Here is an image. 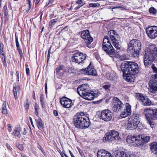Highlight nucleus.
<instances>
[{
    "label": "nucleus",
    "instance_id": "cd10ccee",
    "mask_svg": "<svg viewBox=\"0 0 157 157\" xmlns=\"http://www.w3.org/2000/svg\"><path fill=\"white\" fill-rule=\"evenodd\" d=\"M145 51H148L149 52V56H150L152 57L153 59L157 57V50H147Z\"/></svg>",
    "mask_w": 157,
    "mask_h": 157
},
{
    "label": "nucleus",
    "instance_id": "79ce46f5",
    "mask_svg": "<svg viewBox=\"0 0 157 157\" xmlns=\"http://www.w3.org/2000/svg\"><path fill=\"white\" fill-rule=\"evenodd\" d=\"M111 86V85L110 84H108L107 85H104L102 86V88L105 89L106 90H107L109 89Z\"/></svg>",
    "mask_w": 157,
    "mask_h": 157
},
{
    "label": "nucleus",
    "instance_id": "864d4df0",
    "mask_svg": "<svg viewBox=\"0 0 157 157\" xmlns=\"http://www.w3.org/2000/svg\"><path fill=\"white\" fill-rule=\"evenodd\" d=\"M52 52H51V50H48V59H49V57H50V54H52Z\"/></svg>",
    "mask_w": 157,
    "mask_h": 157
},
{
    "label": "nucleus",
    "instance_id": "b1692460",
    "mask_svg": "<svg viewBox=\"0 0 157 157\" xmlns=\"http://www.w3.org/2000/svg\"><path fill=\"white\" fill-rule=\"evenodd\" d=\"M150 148L152 152L157 155V143L154 142L151 143L150 145Z\"/></svg>",
    "mask_w": 157,
    "mask_h": 157
},
{
    "label": "nucleus",
    "instance_id": "4d7b16f0",
    "mask_svg": "<svg viewBox=\"0 0 157 157\" xmlns=\"http://www.w3.org/2000/svg\"><path fill=\"white\" fill-rule=\"evenodd\" d=\"M76 3L78 4H81L82 3V0H78L76 2Z\"/></svg>",
    "mask_w": 157,
    "mask_h": 157
},
{
    "label": "nucleus",
    "instance_id": "4be33fe9",
    "mask_svg": "<svg viewBox=\"0 0 157 157\" xmlns=\"http://www.w3.org/2000/svg\"><path fill=\"white\" fill-rule=\"evenodd\" d=\"M114 155L116 157H130L128 153L123 151L117 150L114 152Z\"/></svg>",
    "mask_w": 157,
    "mask_h": 157
},
{
    "label": "nucleus",
    "instance_id": "0e129e2a",
    "mask_svg": "<svg viewBox=\"0 0 157 157\" xmlns=\"http://www.w3.org/2000/svg\"><path fill=\"white\" fill-rule=\"evenodd\" d=\"M33 99L36 100L35 94L34 91H33Z\"/></svg>",
    "mask_w": 157,
    "mask_h": 157
},
{
    "label": "nucleus",
    "instance_id": "20e7f679",
    "mask_svg": "<svg viewBox=\"0 0 157 157\" xmlns=\"http://www.w3.org/2000/svg\"><path fill=\"white\" fill-rule=\"evenodd\" d=\"M108 37H109L111 41L112 42L113 45L117 49H120L121 45L118 44V41L120 40L119 35L114 30H111L108 33Z\"/></svg>",
    "mask_w": 157,
    "mask_h": 157
},
{
    "label": "nucleus",
    "instance_id": "412c9836",
    "mask_svg": "<svg viewBox=\"0 0 157 157\" xmlns=\"http://www.w3.org/2000/svg\"><path fill=\"white\" fill-rule=\"evenodd\" d=\"M140 141V135L128 136L127 138V141L129 143H133L134 141H138L139 143Z\"/></svg>",
    "mask_w": 157,
    "mask_h": 157
},
{
    "label": "nucleus",
    "instance_id": "c03bdc74",
    "mask_svg": "<svg viewBox=\"0 0 157 157\" xmlns=\"http://www.w3.org/2000/svg\"><path fill=\"white\" fill-rule=\"evenodd\" d=\"M27 1L29 5V8L28 10H29L32 7V0H27Z\"/></svg>",
    "mask_w": 157,
    "mask_h": 157
},
{
    "label": "nucleus",
    "instance_id": "f704fd0d",
    "mask_svg": "<svg viewBox=\"0 0 157 157\" xmlns=\"http://www.w3.org/2000/svg\"><path fill=\"white\" fill-rule=\"evenodd\" d=\"M17 87L16 85H14L13 89V92L15 99H17Z\"/></svg>",
    "mask_w": 157,
    "mask_h": 157
},
{
    "label": "nucleus",
    "instance_id": "37998d69",
    "mask_svg": "<svg viewBox=\"0 0 157 157\" xmlns=\"http://www.w3.org/2000/svg\"><path fill=\"white\" fill-rule=\"evenodd\" d=\"M155 45L154 44H152L150 45L149 49H155Z\"/></svg>",
    "mask_w": 157,
    "mask_h": 157
},
{
    "label": "nucleus",
    "instance_id": "bb28decb",
    "mask_svg": "<svg viewBox=\"0 0 157 157\" xmlns=\"http://www.w3.org/2000/svg\"><path fill=\"white\" fill-rule=\"evenodd\" d=\"M93 64L91 63V66H90L89 69H88L87 75L96 76L97 75L96 71L93 68Z\"/></svg>",
    "mask_w": 157,
    "mask_h": 157
},
{
    "label": "nucleus",
    "instance_id": "58836bf2",
    "mask_svg": "<svg viewBox=\"0 0 157 157\" xmlns=\"http://www.w3.org/2000/svg\"><path fill=\"white\" fill-rule=\"evenodd\" d=\"M89 6L90 7H96L99 6H100V4L98 3H90L89 4Z\"/></svg>",
    "mask_w": 157,
    "mask_h": 157
},
{
    "label": "nucleus",
    "instance_id": "f257e3e1",
    "mask_svg": "<svg viewBox=\"0 0 157 157\" xmlns=\"http://www.w3.org/2000/svg\"><path fill=\"white\" fill-rule=\"evenodd\" d=\"M121 67L124 79L128 82H133L134 75L139 72L137 64L133 62L122 63Z\"/></svg>",
    "mask_w": 157,
    "mask_h": 157
},
{
    "label": "nucleus",
    "instance_id": "6e6d98bb",
    "mask_svg": "<svg viewBox=\"0 0 157 157\" xmlns=\"http://www.w3.org/2000/svg\"><path fill=\"white\" fill-rule=\"evenodd\" d=\"M53 113L54 115L56 116H57L58 115V113L56 110H54L53 111Z\"/></svg>",
    "mask_w": 157,
    "mask_h": 157
},
{
    "label": "nucleus",
    "instance_id": "680f3d73",
    "mask_svg": "<svg viewBox=\"0 0 157 157\" xmlns=\"http://www.w3.org/2000/svg\"><path fill=\"white\" fill-rule=\"evenodd\" d=\"M44 100V97L43 95L42 94H40V101Z\"/></svg>",
    "mask_w": 157,
    "mask_h": 157
},
{
    "label": "nucleus",
    "instance_id": "dca6fc26",
    "mask_svg": "<svg viewBox=\"0 0 157 157\" xmlns=\"http://www.w3.org/2000/svg\"><path fill=\"white\" fill-rule=\"evenodd\" d=\"M102 48L104 49L105 48H106L107 49H113L108 36H105L103 39Z\"/></svg>",
    "mask_w": 157,
    "mask_h": 157
},
{
    "label": "nucleus",
    "instance_id": "aec40b11",
    "mask_svg": "<svg viewBox=\"0 0 157 157\" xmlns=\"http://www.w3.org/2000/svg\"><path fill=\"white\" fill-rule=\"evenodd\" d=\"M82 120V124H80L79 128L83 129L88 128L90 123L89 118L85 115V117H83Z\"/></svg>",
    "mask_w": 157,
    "mask_h": 157
},
{
    "label": "nucleus",
    "instance_id": "6e6552de",
    "mask_svg": "<svg viewBox=\"0 0 157 157\" xmlns=\"http://www.w3.org/2000/svg\"><path fill=\"white\" fill-rule=\"evenodd\" d=\"M148 93L151 97L157 99V86L155 82L149 83Z\"/></svg>",
    "mask_w": 157,
    "mask_h": 157
},
{
    "label": "nucleus",
    "instance_id": "7c9ffc66",
    "mask_svg": "<svg viewBox=\"0 0 157 157\" xmlns=\"http://www.w3.org/2000/svg\"><path fill=\"white\" fill-rule=\"evenodd\" d=\"M90 66H91V62L90 63V64L86 68L80 70L79 71L80 72V73L84 75H87L88 69H90Z\"/></svg>",
    "mask_w": 157,
    "mask_h": 157
},
{
    "label": "nucleus",
    "instance_id": "e433bc0d",
    "mask_svg": "<svg viewBox=\"0 0 157 157\" xmlns=\"http://www.w3.org/2000/svg\"><path fill=\"white\" fill-rule=\"evenodd\" d=\"M120 59L121 60H124L125 59H128V56L126 55H119Z\"/></svg>",
    "mask_w": 157,
    "mask_h": 157
},
{
    "label": "nucleus",
    "instance_id": "c9c22d12",
    "mask_svg": "<svg viewBox=\"0 0 157 157\" xmlns=\"http://www.w3.org/2000/svg\"><path fill=\"white\" fill-rule=\"evenodd\" d=\"M149 12L151 13L155 14L156 13V10L154 8L151 7L149 8Z\"/></svg>",
    "mask_w": 157,
    "mask_h": 157
},
{
    "label": "nucleus",
    "instance_id": "393cba45",
    "mask_svg": "<svg viewBox=\"0 0 157 157\" xmlns=\"http://www.w3.org/2000/svg\"><path fill=\"white\" fill-rule=\"evenodd\" d=\"M35 121L39 129L42 130L44 128V124L41 119L38 117L35 119Z\"/></svg>",
    "mask_w": 157,
    "mask_h": 157
},
{
    "label": "nucleus",
    "instance_id": "338daca9",
    "mask_svg": "<svg viewBox=\"0 0 157 157\" xmlns=\"http://www.w3.org/2000/svg\"><path fill=\"white\" fill-rule=\"evenodd\" d=\"M18 52L20 54V56L22 55V50H18Z\"/></svg>",
    "mask_w": 157,
    "mask_h": 157
},
{
    "label": "nucleus",
    "instance_id": "0eeeda50",
    "mask_svg": "<svg viewBox=\"0 0 157 157\" xmlns=\"http://www.w3.org/2000/svg\"><path fill=\"white\" fill-rule=\"evenodd\" d=\"M85 117L84 113L82 112L77 113L74 116L73 119V122L75 127L77 128H80L81 124H82V120L83 117Z\"/></svg>",
    "mask_w": 157,
    "mask_h": 157
},
{
    "label": "nucleus",
    "instance_id": "c85d7f7f",
    "mask_svg": "<svg viewBox=\"0 0 157 157\" xmlns=\"http://www.w3.org/2000/svg\"><path fill=\"white\" fill-rule=\"evenodd\" d=\"M140 51L138 50L135 51V50H131L130 56L134 58H137L139 56Z\"/></svg>",
    "mask_w": 157,
    "mask_h": 157
},
{
    "label": "nucleus",
    "instance_id": "2eb2a0df",
    "mask_svg": "<svg viewBox=\"0 0 157 157\" xmlns=\"http://www.w3.org/2000/svg\"><path fill=\"white\" fill-rule=\"evenodd\" d=\"M144 57V63L145 67H149L151 64L153 62V58L150 56L148 51H145Z\"/></svg>",
    "mask_w": 157,
    "mask_h": 157
},
{
    "label": "nucleus",
    "instance_id": "2f4dec72",
    "mask_svg": "<svg viewBox=\"0 0 157 157\" xmlns=\"http://www.w3.org/2000/svg\"><path fill=\"white\" fill-rule=\"evenodd\" d=\"M151 67L153 71L154 72L156 73L155 74L152 75V77H155V81H156V82L157 83V68L155 66V65L154 64H152L151 66Z\"/></svg>",
    "mask_w": 157,
    "mask_h": 157
},
{
    "label": "nucleus",
    "instance_id": "052dcab7",
    "mask_svg": "<svg viewBox=\"0 0 157 157\" xmlns=\"http://www.w3.org/2000/svg\"><path fill=\"white\" fill-rule=\"evenodd\" d=\"M26 71L27 75L29 74V69L28 68H26Z\"/></svg>",
    "mask_w": 157,
    "mask_h": 157
},
{
    "label": "nucleus",
    "instance_id": "e2e57ef3",
    "mask_svg": "<svg viewBox=\"0 0 157 157\" xmlns=\"http://www.w3.org/2000/svg\"><path fill=\"white\" fill-rule=\"evenodd\" d=\"M29 120H30V122H31V123L32 126L33 127H34V124H33V121H32V118L31 117H29Z\"/></svg>",
    "mask_w": 157,
    "mask_h": 157
},
{
    "label": "nucleus",
    "instance_id": "1a4fd4ad",
    "mask_svg": "<svg viewBox=\"0 0 157 157\" xmlns=\"http://www.w3.org/2000/svg\"><path fill=\"white\" fill-rule=\"evenodd\" d=\"M146 32L148 37L151 39H154L157 37V26L148 27L146 28Z\"/></svg>",
    "mask_w": 157,
    "mask_h": 157
},
{
    "label": "nucleus",
    "instance_id": "72a5a7b5",
    "mask_svg": "<svg viewBox=\"0 0 157 157\" xmlns=\"http://www.w3.org/2000/svg\"><path fill=\"white\" fill-rule=\"evenodd\" d=\"M81 56L80 55L77 58H74V59H72V60L73 62L75 63H80L82 61V59Z\"/></svg>",
    "mask_w": 157,
    "mask_h": 157
},
{
    "label": "nucleus",
    "instance_id": "603ef678",
    "mask_svg": "<svg viewBox=\"0 0 157 157\" xmlns=\"http://www.w3.org/2000/svg\"><path fill=\"white\" fill-rule=\"evenodd\" d=\"M16 45L17 48V49H20V47L19 46L18 40H16Z\"/></svg>",
    "mask_w": 157,
    "mask_h": 157
},
{
    "label": "nucleus",
    "instance_id": "4c0bfd02",
    "mask_svg": "<svg viewBox=\"0 0 157 157\" xmlns=\"http://www.w3.org/2000/svg\"><path fill=\"white\" fill-rule=\"evenodd\" d=\"M63 65L59 66H58L56 69V71L57 73L59 72L60 71H63Z\"/></svg>",
    "mask_w": 157,
    "mask_h": 157
},
{
    "label": "nucleus",
    "instance_id": "6ab92c4d",
    "mask_svg": "<svg viewBox=\"0 0 157 157\" xmlns=\"http://www.w3.org/2000/svg\"><path fill=\"white\" fill-rule=\"evenodd\" d=\"M139 121L136 119L135 120L131 119L128 121L127 125L128 129L130 130L135 129L137 126L139 124Z\"/></svg>",
    "mask_w": 157,
    "mask_h": 157
},
{
    "label": "nucleus",
    "instance_id": "774afa93",
    "mask_svg": "<svg viewBox=\"0 0 157 157\" xmlns=\"http://www.w3.org/2000/svg\"><path fill=\"white\" fill-rule=\"evenodd\" d=\"M15 40H18V37H17V33H15Z\"/></svg>",
    "mask_w": 157,
    "mask_h": 157
},
{
    "label": "nucleus",
    "instance_id": "9b49d317",
    "mask_svg": "<svg viewBox=\"0 0 157 157\" xmlns=\"http://www.w3.org/2000/svg\"><path fill=\"white\" fill-rule=\"evenodd\" d=\"M137 99L141 103V104L144 106H149L151 104V101L146 97L143 96V94L138 93L136 94Z\"/></svg>",
    "mask_w": 157,
    "mask_h": 157
},
{
    "label": "nucleus",
    "instance_id": "5fc2aeb1",
    "mask_svg": "<svg viewBox=\"0 0 157 157\" xmlns=\"http://www.w3.org/2000/svg\"><path fill=\"white\" fill-rule=\"evenodd\" d=\"M54 1V0H49V2L48 3L47 5V6H50V4H51L52 3H53V2Z\"/></svg>",
    "mask_w": 157,
    "mask_h": 157
},
{
    "label": "nucleus",
    "instance_id": "4468645a",
    "mask_svg": "<svg viewBox=\"0 0 157 157\" xmlns=\"http://www.w3.org/2000/svg\"><path fill=\"white\" fill-rule=\"evenodd\" d=\"M59 102L64 108H69L71 106L72 100L66 97H62L60 99Z\"/></svg>",
    "mask_w": 157,
    "mask_h": 157
},
{
    "label": "nucleus",
    "instance_id": "de8ad7c7",
    "mask_svg": "<svg viewBox=\"0 0 157 157\" xmlns=\"http://www.w3.org/2000/svg\"><path fill=\"white\" fill-rule=\"evenodd\" d=\"M17 147L21 151L23 149V147L22 144H19L17 146Z\"/></svg>",
    "mask_w": 157,
    "mask_h": 157
},
{
    "label": "nucleus",
    "instance_id": "f3484780",
    "mask_svg": "<svg viewBox=\"0 0 157 157\" xmlns=\"http://www.w3.org/2000/svg\"><path fill=\"white\" fill-rule=\"evenodd\" d=\"M131 108V106L128 104L124 108V110L121 112L120 115L121 117L125 118L130 115L132 112Z\"/></svg>",
    "mask_w": 157,
    "mask_h": 157
},
{
    "label": "nucleus",
    "instance_id": "f8f14e48",
    "mask_svg": "<svg viewBox=\"0 0 157 157\" xmlns=\"http://www.w3.org/2000/svg\"><path fill=\"white\" fill-rule=\"evenodd\" d=\"M141 47V42L140 40L133 39L130 40L128 44V49H140Z\"/></svg>",
    "mask_w": 157,
    "mask_h": 157
},
{
    "label": "nucleus",
    "instance_id": "473e14b6",
    "mask_svg": "<svg viewBox=\"0 0 157 157\" xmlns=\"http://www.w3.org/2000/svg\"><path fill=\"white\" fill-rule=\"evenodd\" d=\"M140 114H139L134 113L132 116H131V119L135 120V119L137 120V121H139V123L140 122Z\"/></svg>",
    "mask_w": 157,
    "mask_h": 157
},
{
    "label": "nucleus",
    "instance_id": "ddd939ff",
    "mask_svg": "<svg viewBox=\"0 0 157 157\" xmlns=\"http://www.w3.org/2000/svg\"><path fill=\"white\" fill-rule=\"evenodd\" d=\"M113 113L109 109L103 110L101 113V119L105 121H109L112 119Z\"/></svg>",
    "mask_w": 157,
    "mask_h": 157
},
{
    "label": "nucleus",
    "instance_id": "39448f33",
    "mask_svg": "<svg viewBox=\"0 0 157 157\" xmlns=\"http://www.w3.org/2000/svg\"><path fill=\"white\" fill-rule=\"evenodd\" d=\"M144 114L147 120H157V109L149 108L144 110Z\"/></svg>",
    "mask_w": 157,
    "mask_h": 157
},
{
    "label": "nucleus",
    "instance_id": "49530a36",
    "mask_svg": "<svg viewBox=\"0 0 157 157\" xmlns=\"http://www.w3.org/2000/svg\"><path fill=\"white\" fill-rule=\"evenodd\" d=\"M147 121H148L149 124L150 125L151 127L153 128L154 127L153 122H151V120L149 121L147 120Z\"/></svg>",
    "mask_w": 157,
    "mask_h": 157
},
{
    "label": "nucleus",
    "instance_id": "9d476101",
    "mask_svg": "<svg viewBox=\"0 0 157 157\" xmlns=\"http://www.w3.org/2000/svg\"><path fill=\"white\" fill-rule=\"evenodd\" d=\"M113 106L112 110L115 112H117L121 110L124 107L123 104L117 97H114L113 99Z\"/></svg>",
    "mask_w": 157,
    "mask_h": 157
},
{
    "label": "nucleus",
    "instance_id": "a19ab883",
    "mask_svg": "<svg viewBox=\"0 0 157 157\" xmlns=\"http://www.w3.org/2000/svg\"><path fill=\"white\" fill-rule=\"evenodd\" d=\"M81 53L79 52H77V53H75L74 54H73V56H72V59H74V58H77V57H78L79 56H80L81 55Z\"/></svg>",
    "mask_w": 157,
    "mask_h": 157
},
{
    "label": "nucleus",
    "instance_id": "a211bd4d",
    "mask_svg": "<svg viewBox=\"0 0 157 157\" xmlns=\"http://www.w3.org/2000/svg\"><path fill=\"white\" fill-rule=\"evenodd\" d=\"M140 141L139 143H136V145L139 146L143 145L144 144L147 143L150 140V137L144 135H140Z\"/></svg>",
    "mask_w": 157,
    "mask_h": 157
},
{
    "label": "nucleus",
    "instance_id": "a878e982",
    "mask_svg": "<svg viewBox=\"0 0 157 157\" xmlns=\"http://www.w3.org/2000/svg\"><path fill=\"white\" fill-rule=\"evenodd\" d=\"M106 54L109 55L110 57H113L118 53L116 50H104Z\"/></svg>",
    "mask_w": 157,
    "mask_h": 157
},
{
    "label": "nucleus",
    "instance_id": "f03ea898",
    "mask_svg": "<svg viewBox=\"0 0 157 157\" xmlns=\"http://www.w3.org/2000/svg\"><path fill=\"white\" fill-rule=\"evenodd\" d=\"M88 86L85 84L79 86L77 89V91L79 95L83 98L88 100H91L97 97L98 95V90L93 91L88 90Z\"/></svg>",
    "mask_w": 157,
    "mask_h": 157
},
{
    "label": "nucleus",
    "instance_id": "ea45409f",
    "mask_svg": "<svg viewBox=\"0 0 157 157\" xmlns=\"http://www.w3.org/2000/svg\"><path fill=\"white\" fill-rule=\"evenodd\" d=\"M57 21V19H56L51 20L49 23L50 25L52 26Z\"/></svg>",
    "mask_w": 157,
    "mask_h": 157
},
{
    "label": "nucleus",
    "instance_id": "8fccbe9b",
    "mask_svg": "<svg viewBox=\"0 0 157 157\" xmlns=\"http://www.w3.org/2000/svg\"><path fill=\"white\" fill-rule=\"evenodd\" d=\"M29 105L28 101V100H27V103L25 105V107L26 110H27L29 108Z\"/></svg>",
    "mask_w": 157,
    "mask_h": 157
},
{
    "label": "nucleus",
    "instance_id": "69168bd1",
    "mask_svg": "<svg viewBox=\"0 0 157 157\" xmlns=\"http://www.w3.org/2000/svg\"><path fill=\"white\" fill-rule=\"evenodd\" d=\"M6 146L7 147V148L9 149V150H10V149H11L12 148L10 146V145H9L8 144H6Z\"/></svg>",
    "mask_w": 157,
    "mask_h": 157
},
{
    "label": "nucleus",
    "instance_id": "c756f323",
    "mask_svg": "<svg viewBox=\"0 0 157 157\" xmlns=\"http://www.w3.org/2000/svg\"><path fill=\"white\" fill-rule=\"evenodd\" d=\"M20 131L21 129L20 128H16L13 131V134L15 137L20 138L21 136Z\"/></svg>",
    "mask_w": 157,
    "mask_h": 157
},
{
    "label": "nucleus",
    "instance_id": "423d86ee",
    "mask_svg": "<svg viewBox=\"0 0 157 157\" xmlns=\"http://www.w3.org/2000/svg\"><path fill=\"white\" fill-rule=\"evenodd\" d=\"M81 36L82 38L84 40L86 43L87 47L88 48H93V46H91L90 44L93 40V38L90 36L88 30L83 31L81 33Z\"/></svg>",
    "mask_w": 157,
    "mask_h": 157
},
{
    "label": "nucleus",
    "instance_id": "a18cd8bd",
    "mask_svg": "<svg viewBox=\"0 0 157 157\" xmlns=\"http://www.w3.org/2000/svg\"><path fill=\"white\" fill-rule=\"evenodd\" d=\"M81 58L82 60V61L84 60L86 58V55L85 54L83 55V54L81 53Z\"/></svg>",
    "mask_w": 157,
    "mask_h": 157
},
{
    "label": "nucleus",
    "instance_id": "09e8293b",
    "mask_svg": "<svg viewBox=\"0 0 157 157\" xmlns=\"http://www.w3.org/2000/svg\"><path fill=\"white\" fill-rule=\"evenodd\" d=\"M2 113L3 114H4L7 116V112L6 109H5L2 110Z\"/></svg>",
    "mask_w": 157,
    "mask_h": 157
},
{
    "label": "nucleus",
    "instance_id": "bf43d9fd",
    "mask_svg": "<svg viewBox=\"0 0 157 157\" xmlns=\"http://www.w3.org/2000/svg\"><path fill=\"white\" fill-rule=\"evenodd\" d=\"M2 62L4 63V65L6 66V57H4V59L2 60Z\"/></svg>",
    "mask_w": 157,
    "mask_h": 157
},
{
    "label": "nucleus",
    "instance_id": "7ed1b4c3",
    "mask_svg": "<svg viewBox=\"0 0 157 157\" xmlns=\"http://www.w3.org/2000/svg\"><path fill=\"white\" fill-rule=\"evenodd\" d=\"M121 139L118 132L114 130H112L105 134L103 140L104 142H111L114 140H120Z\"/></svg>",
    "mask_w": 157,
    "mask_h": 157
},
{
    "label": "nucleus",
    "instance_id": "13d9d810",
    "mask_svg": "<svg viewBox=\"0 0 157 157\" xmlns=\"http://www.w3.org/2000/svg\"><path fill=\"white\" fill-rule=\"evenodd\" d=\"M45 92L46 94H47V83H46L45 84Z\"/></svg>",
    "mask_w": 157,
    "mask_h": 157
},
{
    "label": "nucleus",
    "instance_id": "5701e85b",
    "mask_svg": "<svg viewBox=\"0 0 157 157\" xmlns=\"http://www.w3.org/2000/svg\"><path fill=\"white\" fill-rule=\"evenodd\" d=\"M106 76L107 78L110 80H113L117 78L116 74L113 71H111V72H108L106 73Z\"/></svg>",
    "mask_w": 157,
    "mask_h": 157
},
{
    "label": "nucleus",
    "instance_id": "3c124183",
    "mask_svg": "<svg viewBox=\"0 0 157 157\" xmlns=\"http://www.w3.org/2000/svg\"><path fill=\"white\" fill-rule=\"evenodd\" d=\"M35 109L36 111H38L39 109V107L37 103H36L35 106Z\"/></svg>",
    "mask_w": 157,
    "mask_h": 157
}]
</instances>
